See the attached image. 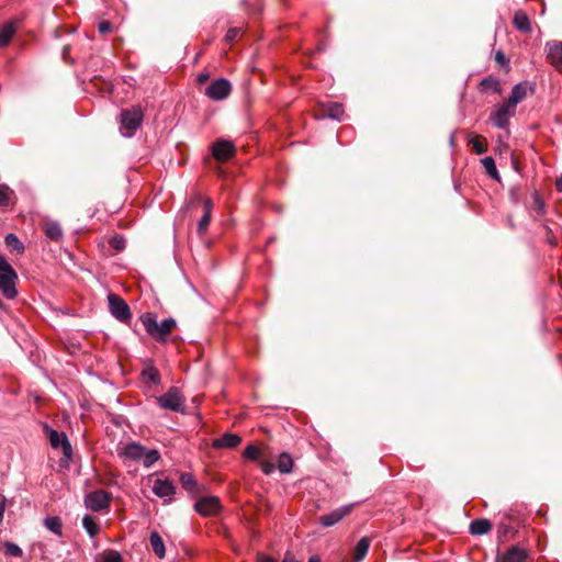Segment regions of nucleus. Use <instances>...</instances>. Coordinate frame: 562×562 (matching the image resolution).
I'll use <instances>...</instances> for the list:
<instances>
[{
  "label": "nucleus",
  "mask_w": 562,
  "mask_h": 562,
  "mask_svg": "<svg viewBox=\"0 0 562 562\" xmlns=\"http://www.w3.org/2000/svg\"><path fill=\"white\" fill-rule=\"evenodd\" d=\"M110 313L122 323H127L131 317V310L127 303L119 295L110 293L108 295Z\"/></svg>",
  "instance_id": "obj_8"
},
{
  "label": "nucleus",
  "mask_w": 562,
  "mask_h": 562,
  "mask_svg": "<svg viewBox=\"0 0 562 562\" xmlns=\"http://www.w3.org/2000/svg\"><path fill=\"white\" fill-rule=\"evenodd\" d=\"M371 539L369 537H362L358 543L356 544L353 552H352V559L355 562H361L370 548Z\"/></svg>",
  "instance_id": "obj_19"
},
{
  "label": "nucleus",
  "mask_w": 562,
  "mask_h": 562,
  "mask_svg": "<svg viewBox=\"0 0 562 562\" xmlns=\"http://www.w3.org/2000/svg\"><path fill=\"white\" fill-rule=\"evenodd\" d=\"M98 29H99V32L101 34H108L111 32L112 30V24L111 22L109 21H101L99 24H98Z\"/></svg>",
  "instance_id": "obj_44"
},
{
  "label": "nucleus",
  "mask_w": 562,
  "mask_h": 562,
  "mask_svg": "<svg viewBox=\"0 0 562 562\" xmlns=\"http://www.w3.org/2000/svg\"><path fill=\"white\" fill-rule=\"evenodd\" d=\"M240 442H241L240 436H238L236 434H232V432H225L221 437L213 440L212 447L214 449H223V448L232 449V448H236Z\"/></svg>",
  "instance_id": "obj_17"
},
{
  "label": "nucleus",
  "mask_w": 562,
  "mask_h": 562,
  "mask_svg": "<svg viewBox=\"0 0 562 562\" xmlns=\"http://www.w3.org/2000/svg\"><path fill=\"white\" fill-rule=\"evenodd\" d=\"M4 243H5V246L7 248L11 251V252H16V254H22L23 250H24V246L23 244L21 243V240L18 238L16 235L10 233L5 236L4 238Z\"/></svg>",
  "instance_id": "obj_27"
},
{
  "label": "nucleus",
  "mask_w": 562,
  "mask_h": 562,
  "mask_svg": "<svg viewBox=\"0 0 562 562\" xmlns=\"http://www.w3.org/2000/svg\"><path fill=\"white\" fill-rule=\"evenodd\" d=\"M180 483L182 487L189 492H194L198 487V483L191 473H181Z\"/></svg>",
  "instance_id": "obj_31"
},
{
  "label": "nucleus",
  "mask_w": 562,
  "mask_h": 562,
  "mask_svg": "<svg viewBox=\"0 0 562 562\" xmlns=\"http://www.w3.org/2000/svg\"><path fill=\"white\" fill-rule=\"evenodd\" d=\"M535 93V85L529 81H521L515 85L507 101L516 109L517 105Z\"/></svg>",
  "instance_id": "obj_11"
},
{
  "label": "nucleus",
  "mask_w": 562,
  "mask_h": 562,
  "mask_svg": "<svg viewBox=\"0 0 562 562\" xmlns=\"http://www.w3.org/2000/svg\"><path fill=\"white\" fill-rule=\"evenodd\" d=\"M260 468H261V471L266 475H269V474H271L274 471L276 465L272 462L263 460V461H260Z\"/></svg>",
  "instance_id": "obj_41"
},
{
  "label": "nucleus",
  "mask_w": 562,
  "mask_h": 562,
  "mask_svg": "<svg viewBox=\"0 0 562 562\" xmlns=\"http://www.w3.org/2000/svg\"><path fill=\"white\" fill-rule=\"evenodd\" d=\"M12 191L5 184H0V206H7L10 202Z\"/></svg>",
  "instance_id": "obj_38"
},
{
  "label": "nucleus",
  "mask_w": 562,
  "mask_h": 562,
  "mask_svg": "<svg viewBox=\"0 0 562 562\" xmlns=\"http://www.w3.org/2000/svg\"><path fill=\"white\" fill-rule=\"evenodd\" d=\"M194 509L202 516H212L220 509V499L215 496H205L194 504Z\"/></svg>",
  "instance_id": "obj_15"
},
{
  "label": "nucleus",
  "mask_w": 562,
  "mask_h": 562,
  "mask_svg": "<svg viewBox=\"0 0 562 562\" xmlns=\"http://www.w3.org/2000/svg\"><path fill=\"white\" fill-rule=\"evenodd\" d=\"M495 61L501 66V67H508V59L506 58L505 54L501 50L496 52L495 54Z\"/></svg>",
  "instance_id": "obj_43"
},
{
  "label": "nucleus",
  "mask_w": 562,
  "mask_h": 562,
  "mask_svg": "<svg viewBox=\"0 0 562 562\" xmlns=\"http://www.w3.org/2000/svg\"><path fill=\"white\" fill-rule=\"evenodd\" d=\"M140 322L146 333L158 342H166L168 336L177 327V323L172 317H168L158 322L156 314L145 313L140 316Z\"/></svg>",
  "instance_id": "obj_1"
},
{
  "label": "nucleus",
  "mask_w": 562,
  "mask_h": 562,
  "mask_svg": "<svg viewBox=\"0 0 562 562\" xmlns=\"http://www.w3.org/2000/svg\"><path fill=\"white\" fill-rule=\"evenodd\" d=\"M515 114L516 108L505 100L504 102L495 105L490 115V121L495 127L505 130L508 127L509 121L515 116Z\"/></svg>",
  "instance_id": "obj_6"
},
{
  "label": "nucleus",
  "mask_w": 562,
  "mask_h": 562,
  "mask_svg": "<svg viewBox=\"0 0 562 562\" xmlns=\"http://www.w3.org/2000/svg\"><path fill=\"white\" fill-rule=\"evenodd\" d=\"M82 527L88 532V535L93 538L100 531V526L97 519L93 516L85 515L82 518Z\"/></svg>",
  "instance_id": "obj_26"
},
{
  "label": "nucleus",
  "mask_w": 562,
  "mask_h": 562,
  "mask_svg": "<svg viewBox=\"0 0 562 562\" xmlns=\"http://www.w3.org/2000/svg\"><path fill=\"white\" fill-rule=\"evenodd\" d=\"M157 404L162 409L176 413H184L186 411V397L176 386H171L165 394L158 396Z\"/></svg>",
  "instance_id": "obj_5"
},
{
  "label": "nucleus",
  "mask_w": 562,
  "mask_h": 562,
  "mask_svg": "<svg viewBox=\"0 0 562 562\" xmlns=\"http://www.w3.org/2000/svg\"><path fill=\"white\" fill-rule=\"evenodd\" d=\"M481 87L483 88V90H493L494 92H497V93L501 92L499 82L497 79H495L493 77L484 78L481 81Z\"/></svg>",
  "instance_id": "obj_34"
},
{
  "label": "nucleus",
  "mask_w": 562,
  "mask_h": 562,
  "mask_svg": "<svg viewBox=\"0 0 562 562\" xmlns=\"http://www.w3.org/2000/svg\"><path fill=\"white\" fill-rule=\"evenodd\" d=\"M308 562H321V560L317 557L313 555L308 559Z\"/></svg>",
  "instance_id": "obj_49"
},
{
  "label": "nucleus",
  "mask_w": 562,
  "mask_h": 562,
  "mask_svg": "<svg viewBox=\"0 0 562 562\" xmlns=\"http://www.w3.org/2000/svg\"><path fill=\"white\" fill-rule=\"evenodd\" d=\"M353 505H346L339 508L334 509L333 512L325 514L319 517V522L324 527H331L339 522L344 517H346L352 509Z\"/></svg>",
  "instance_id": "obj_16"
},
{
  "label": "nucleus",
  "mask_w": 562,
  "mask_h": 562,
  "mask_svg": "<svg viewBox=\"0 0 562 562\" xmlns=\"http://www.w3.org/2000/svg\"><path fill=\"white\" fill-rule=\"evenodd\" d=\"M238 35H239V29L231 27L225 35V41L228 43H233L238 37Z\"/></svg>",
  "instance_id": "obj_42"
},
{
  "label": "nucleus",
  "mask_w": 562,
  "mask_h": 562,
  "mask_svg": "<svg viewBox=\"0 0 562 562\" xmlns=\"http://www.w3.org/2000/svg\"><path fill=\"white\" fill-rule=\"evenodd\" d=\"M48 439L52 448H60L65 457H71L72 448L65 432H59L55 429H49Z\"/></svg>",
  "instance_id": "obj_14"
},
{
  "label": "nucleus",
  "mask_w": 562,
  "mask_h": 562,
  "mask_svg": "<svg viewBox=\"0 0 562 562\" xmlns=\"http://www.w3.org/2000/svg\"><path fill=\"white\" fill-rule=\"evenodd\" d=\"M326 116L333 120L342 121L345 116V110L340 103H330L327 108Z\"/></svg>",
  "instance_id": "obj_28"
},
{
  "label": "nucleus",
  "mask_w": 562,
  "mask_h": 562,
  "mask_svg": "<svg viewBox=\"0 0 562 562\" xmlns=\"http://www.w3.org/2000/svg\"><path fill=\"white\" fill-rule=\"evenodd\" d=\"M211 212H212V201L210 199H206L204 201V214L198 223V233L200 235L204 234V232L209 227V224L211 222Z\"/></svg>",
  "instance_id": "obj_23"
},
{
  "label": "nucleus",
  "mask_w": 562,
  "mask_h": 562,
  "mask_svg": "<svg viewBox=\"0 0 562 562\" xmlns=\"http://www.w3.org/2000/svg\"><path fill=\"white\" fill-rule=\"evenodd\" d=\"M532 202H533V210L537 212V214L543 215L546 212V203L537 191H535L532 193Z\"/></svg>",
  "instance_id": "obj_35"
},
{
  "label": "nucleus",
  "mask_w": 562,
  "mask_h": 562,
  "mask_svg": "<svg viewBox=\"0 0 562 562\" xmlns=\"http://www.w3.org/2000/svg\"><path fill=\"white\" fill-rule=\"evenodd\" d=\"M207 79H209V74H206V72H201V74L198 76V78H196V80H198V82H199V83H203V82H204V81H206Z\"/></svg>",
  "instance_id": "obj_46"
},
{
  "label": "nucleus",
  "mask_w": 562,
  "mask_h": 562,
  "mask_svg": "<svg viewBox=\"0 0 562 562\" xmlns=\"http://www.w3.org/2000/svg\"><path fill=\"white\" fill-rule=\"evenodd\" d=\"M258 562H276V560H273V559H271L269 557L259 555Z\"/></svg>",
  "instance_id": "obj_47"
},
{
  "label": "nucleus",
  "mask_w": 562,
  "mask_h": 562,
  "mask_svg": "<svg viewBox=\"0 0 562 562\" xmlns=\"http://www.w3.org/2000/svg\"><path fill=\"white\" fill-rule=\"evenodd\" d=\"M555 188L559 192H562V176L557 179Z\"/></svg>",
  "instance_id": "obj_48"
},
{
  "label": "nucleus",
  "mask_w": 562,
  "mask_h": 562,
  "mask_svg": "<svg viewBox=\"0 0 562 562\" xmlns=\"http://www.w3.org/2000/svg\"><path fill=\"white\" fill-rule=\"evenodd\" d=\"M44 233L47 238L58 241L63 237V229L58 222L47 221L44 223Z\"/></svg>",
  "instance_id": "obj_21"
},
{
  "label": "nucleus",
  "mask_w": 562,
  "mask_h": 562,
  "mask_svg": "<svg viewBox=\"0 0 562 562\" xmlns=\"http://www.w3.org/2000/svg\"><path fill=\"white\" fill-rule=\"evenodd\" d=\"M528 553L525 549L513 546L503 554V562H525Z\"/></svg>",
  "instance_id": "obj_18"
},
{
  "label": "nucleus",
  "mask_w": 562,
  "mask_h": 562,
  "mask_svg": "<svg viewBox=\"0 0 562 562\" xmlns=\"http://www.w3.org/2000/svg\"><path fill=\"white\" fill-rule=\"evenodd\" d=\"M235 153V146L231 140L218 139L212 146V155L217 161H227Z\"/></svg>",
  "instance_id": "obj_12"
},
{
  "label": "nucleus",
  "mask_w": 562,
  "mask_h": 562,
  "mask_svg": "<svg viewBox=\"0 0 562 562\" xmlns=\"http://www.w3.org/2000/svg\"><path fill=\"white\" fill-rule=\"evenodd\" d=\"M3 552L5 555L22 558L23 550L15 543L7 541L3 543Z\"/></svg>",
  "instance_id": "obj_33"
},
{
  "label": "nucleus",
  "mask_w": 562,
  "mask_h": 562,
  "mask_svg": "<svg viewBox=\"0 0 562 562\" xmlns=\"http://www.w3.org/2000/svg\"><path fill=\"white\" fill-rule=\"evenodd\" d=\"M492 528V524L488 519L480 518L475 519L470 524L469 531L473 536H482L487 533Z\"/></svg>",
  "instance_id": "obj_20"
},
{
  "label": "nucleus",
  "mask_w": 562,
  "mask_h": 562,
  "mask_svg": "<svg viewBox=\"0 0 562 562\" xmlns=\"http://www.w3.org/2000/svg\"><path fill=\"white\" fill-rule=\"evenodd\" d=\"M44 525L49 531H52L56 535L61 533L63 524H61V520L59 517H56V516L47 517L44 520Z\"/></svg>",
  "instance_id": "obj_32"
},
{
  "label": "nucleus",
  "mask_w": 562,
  "mask_h": 562,
  "mask_svg": "<svg viewBox=\"0 0 562 562\" xmlns=\"http://www.w3.org/2000/svg\"><path fill=\"white\" fill-rule=\"evenodd\" d=\"M111 246L116 249V250H121L124 248V240L123 238L121 237H114L112 240H111Z\"/></svg>",
  "instance_id": "obj_45"
},
{
  "label": "nucleus",
  "mask_w": 562,
  "mask_h": 562,
  "mask_svg": "<svg viewBox=\"0 0 562 562\" xmlns=\"http://www.w3.org/2000/svg\"><path fill=\"white\" fill-rule=\"evenodd\" d=\"M143 121V111L140 106H132L131 109H125L121 111V133L125 137H132L138 127L140 126Z\"/></svg>",
  "instance_id": "obj_4"
},
{
  "label": "nucleus",
  "mask_w": 562,
  "mask_h": 562,
  "mask_svg": "<svg viewBox=\"0 0 562 562\" xmlns=\"http://www.w3.org/2000/svg\"><path fill=\"white\" fill-rule=\"evenodd\" d=\"M293 468V460L291 456L286 452H283L279 456L278 459V469L281 473H290Z\"/></svg>",
  "instance_id": "obj_30"
},
{
  "label": "nucleus",
  "mask_w": 562,
  "mask_h": 562,
  "mask_svg": "<svg viewBox=\"0 0 562 562\" xmlns=\"http://www.w3.org/2000/svg\"><path fill=\"white\" fill-rule=\"evenodd\" d=\"M14 34H15L14 23L13 22L5 23L0 29V46H2V47L7 46L11 42Z\"/></svg>",
  "instance_id": "obj_24"
},
{
  "label": "nucleus",
  "mask_w": 562,
  "mask_h": 562,
  "mask_svg": "<svg viewBox=\"0 0 562 562\" xmlns=\"http://www.w3.org/2000/svg\"><path fill=\"white\" fill-rule=\"evenodd\" d=\"M470 144L472 145L473 150L477 155H482L487 150V146L484 139H481L480 137L475 136L470 139Z\"/></svg>",
  "instance_id": "obj_36"
},
{
  "label": "nucleus",
  "mask_w": 562,
  "mask_h": 562,
  "mask_svg": "<svg viewBox=\"0 0 562 562\" xmlns=\"http://www.w3.org/2000/svg\"><path fill=\"white\" fill-rule=\"evenodd\" d=\"M16 279V272L9 265L7 259L0 255V291L8 300H13L18 295V290L15 288Z\"/></svg>",
  "instance_id": "obj_3"
},
{
  "label": "nucleus",
  "mask_w": 562,
  "mask_h": 562,
  "mask_svg": "<svg viewBox=\"0 0 562 562\" xmlns=\"http://www.w3.org/2000/svg\"><path fill=\"white\" fill-rule=\"evenodd\" d=\"M103 562H122V558L117 551H106L103 555Z\"/></svg>",
  "instance_id": "obj_40"
},
{
  "label": "nucleus",
  "mask_w": 562,
  "mask_h": 562,
  "mask_svg": "<svg viewBox=\"0 0 562 562\" xmlns=\"http://www.w3.org/2000/svg\"><path fill=\"white\" fill-rule=\"evenodd\" d=\"M548 61L558 70H562V42L550 41L544 46Z\"/></svg>",
  "instance_id": "obj_13"
},
{
  "label": "nucleus",
  "mask_w": 562,
  "mask_h": 562,
  "mask_svg": "<svg viewBox=\"0 0 562 562\" xmlns=\"http://www.w3.org/2000/svg\"><path fill=\"white\" fill-rule=\"evenodd\" d=\"M150 546L153 548V551L158 558H164L166 554L165 544L162 541V538L159 536L158 532L154 531L150 533L149 537Z\"/></svg>",
  "instance_id": "obj_25"
},
{
  "label": "nucleus",
  "mask_w": 562,
  "mask_h": 562,
  "mask_svg": "<svg viewBox=\"0 0 562 562\" xmlns=\"http://www.w3.org/2000/svg\"><path fill=\"white\" fill-rule=\"evenodd\" d=\"M244 458L250 461H258L260 457V450L254 445H249L245 448Z\"/></svg>",
  "instance_id": "obj_37"
},
{
  "label": "nucleus",
  "mask_w": 562,
  "mask_h": 562,
  "mask_svg": "<svg viewBox=\"0 0 562 562\" xmlns=\"http://www.w3.org/2000/svg\"><path fill=\"white\" fill-rule=\"evenodd\" d=\"M232 92V83L226 78L213 80L205 89V95L213 101L225 100Z\"/></svg>",
  "instance_id": "obj_9"
},
{
  "label": "nucleus",
  "mask_w": 562,
  "mask_h": 562,
  "mask_svg": "<svg viewBox=\"0 0 562 562\" xmlns=\"http://www.w3.org/2000/svg\"><path fill=\"white\" fill-rule=\"evenodd\" d=\"M144 376L149 380L151 383L156 384L160 381V373L155 368H148L143 372Z\"/></svg>",
  "instance_id": "obj_39"
},
{
  "label": "nucleus",
  "mask_w": 562,
  "mask_h": 562,
  "mask_svg": "<svg viewBox=\"0 0 562 562\" xmlns=\"http://www.w3.org/2000/svg\"><path fill=\"white\" fill-rule=\"evenodd\" d=\"M485 172L493 179L499 180V173L496 168L495 160L492 157H485L481 160Z\"/></svg>",
  "instance_id": "obj_29"
},
{
  "label": "nucleus",
  "mask_w": 562,
  "mask_h": 562,
  "mask_svg": "<svg viewBox=\"0 0 562 562\" xmlns=\"http://www.w3.org/2000/svg\"><path fill=\"white\" fill-rule=\"evenodd\" d=\"M148 485L150 486L153 493L162 498L166 503L171 502L176 494V487L171 481L168 479H160L154 475L148 477Z\"/></svg>",
  "instance_id": "obj_7"
},
{
  "label": "nucleus",
  "mask_w": 562,
  "mask_h": 562,
  "mask_svg": "<svg viewBox=\"0 0 562 562\" xmlns=\"http://www.w3.org/2000/svg\"><path fill=\"white\" fill-rule=\"evenodd\" d=\"M119 456L126 460L140 462L145 468H150L160 459V453L156 449H147L143 445L132 441L119 450Z\"/></svg>",
  "instance_id": "obj_2"
},
{
  "label": "nucleus",
  "mask_w": 562,
  "mask_h": 562,
  "mask_svg": "<svg viewBox=\"0 0 562 562\" xmlns=\"http://www.w3.org/2000/svg\"><path fill=\"white\" fill-rule=\"evenodd\" d=\"M111 503V495L104 490L92 491L85 497L87 508L92 512L108 509Z\"/></svg>",
  "instance_id": "obj_10"
},
{
  "label": "nucleus",
  "mask_w": 562,
  "mask_h": 562,
  "mask_svg": "<svg viewBox=\"0 0 562 562\" xmlns=\"http://www.w3.org/2000/svg\"><path fill=\"white\" fill-rule=\"evenodd\" d=\"M513 24L518 31L522 33L531 32L530 20L524 11H517L515 13Z\"/></svg>",
  "instance_id": "obj_22"
}]
</instances>
